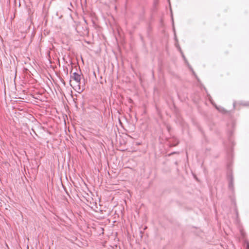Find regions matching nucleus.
I'll return each mask as SVG.
<instances>
[{"mask_svg": "<svg viewBox=\"0 0 249 249\" xmlns=\"http://www.w3.org/2000/svg\"><path fill=\"white\" fill-rule=\"evenodd\" d=\"M80 80L81 75L76 72H73L71 76L70 84L71 86H79Z\"/></svg>", "mask_w": 249, "mask_h": 249, "instance_id": "f257e3e1", "label": "nucleus"}, {"mask_svg": "<svg viewBox=\"0 0 249 249\" xmlns=\"http://www.w3.org/2000/svg\"><path fill=\"white\" fill-rule=\"evenodd\" d=\"M248 248L249 249V245H248Z\"/></svg>", "mask_w": 249, "mask_h": 249, "instance_id": "f03ea898", "label": "nucleus"}]
</instances>
